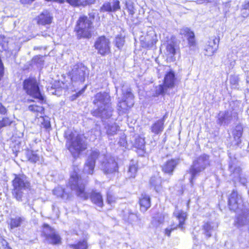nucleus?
<instances>
[{
    "mask_svg": "<svg viewBox=\"0 0 249 249\" xmlns=\"http://www.w3.org/2000/svg\"><path fill=\"white\" fill-rule=\"evenodd\" d=\"M110 101V96L108 93L106 92L97 93L93 101L97 108L91 112L92 114L105 119L110 117L113 110Z\"/></svg>",
    "mask_w": 249,
    "mask_h": 249,
    "instance_id": "nucleus-1",
    "label": "nucleus"
},
{
    "mask_svg": "<svg viewBox=\"0 0 249 249\" xmlns=\"http://www.w3.org/2000/svg\"><path fill=\"white\" fill-rule=\"evenodd\" d=\"M93 22L89 17L82 15L76 21L74 32L78 39L89 38L93 31Z\"/></svg>",
    "mask_w": 249,
    "mask_h": 249,
    "instance_id": "nucleus-2",
    "label": "nucleus"
},
{
    "mask_svg": "<svg viewBox=\"0 0 249 249\" xmlns=\"http://www.w3.org/2000/svg\"><path fill=\"white\" fill-rule=\"evenodd\" d=\"M65 137L67 139V147L73 157H78L87 148V143L82 136L78 135L74 137L72 133L67 131Z\"/></svg>",
    "mask_w": 249,
    "mask_h": 249,
    "instance_id": "nucleus-3",
    "label": "nucleus"
},
{
    "mask_svg": "<svg viewBox=\"0 0 249 249\" xmlns=\"http://www.w3.org/2000/svg\"><path fill=\"white\" fill-rule=\"evenodd\" d=\"M210 165L209 156L206 154H203L197 157L191 166L189 172L191 175L190 182L192 184L193 180L196 176L203 172Z\"/></svg>",
    "mask_w": 249,
    "mask_h": 249,
    "instance_id": "nucleus-4",
    "label": "nucleus"
},
{
    "mask_svg": "<svg viewBox=\"0 0 249 249\" xmlns=\"http://www.w3.org/2000/svg\"><path fill=\"white\" fill-rule=\"evenodd\" d=\"M85 181L79 177L78 173L74 171L71 175L69 186L78 196L87 199L88 196L85 192Z\"/></svg>",
    "mask_w": 249,
    "mask_h": 249,
    "instance_id": "nucleus-5",
    "label": "nucleus"
},
{
    "mask_svg": "<svg viewBox=\"0 0 249 249\" xmlns=\"http://www.w3.org/2000/svg\"><path fill=\"white\" fill-rule=\"evenodd\" d=\"M13 195L18 201H21L23 191L30 187V183L25 175H16L13 180Z\"/></svg>",
    "mask_w": 249,
    "mask_h": 249,
    "instance_id": "nucleus-6",
    "label": "nucleus"
},
{
    "mask_svg": "<svg viewBox=\"0 0 249 249\" xmlns=\"http://www.w3.org/2000/svg\"><path fill=\"white\" fill-rule=\"evenodd\" d=\"M123 97L118 101L117 109L120 113H125L129 108L134 105L133 95L130 89L125 88L124 85L122 86Z\"/></svg>",
    "mask_w": 249,
    "mask_h": 249,
    "instance_id": "nucleus-7",
    "label": "nucleus"
},
{
    "mask_svg": "<svg viewBox=\"0 0 249 249\" xmlns=\"http://www.w3.org/2000/svg\"><path fill=\"white\" fill-rule=\"evenodd\" d=\"M23 89L27 94L40 101L44 100V97L41 95L38 83L36 78L29 77L23 82Z\"/></svg>",
    "mask_w": 249,
    "mask_h": 249,
    "instance_id": "nucleus-8",
    "label": "nucleus"
},
{
    "mask_svg": "<svg viewBox=\"0 0 249 249\" xmlns=\"http://www.w3.org/2000/svg\"><path fill=\"white\" fill-rule=\"evenodd\" d=\"M88 74L87 68L82 64H77L73 66L70 72V76L73 81L83 82Z\"/></svg>",
    "mask_w": 249,
    "mask_h": 249,
    "instance_id": "nucleus-9",
    "label": "nucleus"
},
{
    "mask_svg": "<svg viewBox=\"0 0 249 249\" xmlns=\"http://www.w3.org/2000/svg\"><path fill=\"white\" fill-rule=\"evenodd\" d=\"M43 233L46 241L53 245H58L61 243V238L55 230L48 224L43 226Z\"/></svg>",
    "mask_w": 249,
    "mask_h": 249,
    "instance_id": "nucleus-10",
    "label": "nucleus"
},
{
    "mask_svg": "<svg viewBox=\"0 0 249 249\" xmlns=\"http://www.w3.org/2000/svg\"><path fill=\"white\" fill-rule=\"evenodd\" d=\"M101 169L106 174H112L118 170V164L114 157L107 155L101 162Z\"/></svg>",
    "mask_w": 249,
    "mask_h": 249,
    "instance_id": "nucleus-11",
    "label": "nucleus"
},
{
    "mask_svg": "<svg viewBox=\"0 0 249 249\" xmlns=\"http://www.w3.org/2000/svg\"><path fill=\"white\" fill-rule=\"evenodd\" d=\"M174 216L178 221V224L176 225L173 228L170 229H166L165 230V234L169 236L172 230L176 229L177 228L180 229L181 230L184 229L185 221L187 218V214L186 213L184 212L181 210L176 208L174 213Z\"/></svg>",
    "mask_w": 249,
    "mask_h": 249,
    "instance_id": "nucleus-12",
    "label": "nucleus"
},
{
    "mask_svg": "<svg viewBox=\"0 0 249 249\" xmlns=\"http://www.w3.org/2000/svg\"><path fill=\"white\" fill-rule=\"evenodd\" d=\"M109 44L110 42L107 38L104 36H101L97 39L94 46L99 53L104 55L110 52Z\"/></svg>",
    "mask_w": 249,
    "mask_h": 249,
    "instance_id": "nucleus-13",
    "label": "nucleus"
},
{
    "mask_svg": "<svg viewBox=\"0 0 249 249\" xmlns=\"http://www.w3.org/2000/svg\"><path fill=\"white\" fill-rule=\"evenodd\" d=\"M99 156V152L97 150L91 152L86 161L83 169V171L88 174H92L93 173L96 160Z\"/></svg>",
    "mask_w": 249,
    "mask_h": 249,
    "instance_id": "nucleus-14",
    "label": "nucleus"
},
{
    "mask_svg": "<svg viewBox=\"0 0 249 249\" xmlns=\"http://www.w3.org/2000/svg\"><path fill=\"white\" fill-rule=\"evenodd\" d=\"M219 39L215 37L209 39L204 48V53L207 56H212L217 51L218 48Z\"/></svg>",
    "mask_w": 249,
    "mask_h": 249,
    "instance_id": "nucleus-15",
    "label": "nucleus"
},
{
    "mask_svg": "<svg viewBox=\"0 0 249 249\" xmlns=\"http://www.w3.org/2000/svg\"><path fill=\"white\" fill-rule=\"evenodd\" d=\"M228 202L230 209L235 211L242 206L243 201L240 195L233 191L229 196Z\"/></svg>",
    "mask_w": 249,
    "mask_h": 249,
    "instance_id": "nucleus-16",
    "label": "nucleus"
},
{
    "mask_svg": "<svg viewBox=\"0 0 249 249\" xmlns=\"http://www.w3.org/2000/svg\"><path fill=\"white\" fill-rule=\"evenodd\" d=\"M179 162L180 160L178 158L171 159L167 160L162 165V171L164 173L168 174L170 175H172L175 169L176 168L177 166L179 164Z\"/></svg>",
    "mask_w": 249,
    "mask_h": 249,
    "instance_id": "nucleus-17",
    "label": "nucleus"
},
{
    "mask_svg": "<svg viewBox=\"0 0 249 249\" xmlns=\"http://www.w3.org/2000/svg\"><path fill=\"white\" fill-rule=\"evenodd\" d=\"M166 117V115H165L162 118L154 122L151 125L150 128L152 133L155 135H159L162 132L164 128V122Z\"/></svg>",
    "mask_w": 249,
    "mask_h": 249,
    "instance_id": "nucleus-18",
    "label": "nucleus"
},
{
    "mask_svg": "<svg viewBox=\"0 0 249 249\" xmlns=\"http://www.w3.org/2000/svg\"><path fill=\"white\" fill-rule=\"evenodd\" d=\"M232 116L235 117L237 115L235 113H232L228 111L220 112L218 115V123L220 124H228L231 123Z\"/></svg>",
    "mask_w": 249,
    "mask_h": 249,
    "instance_id": "nucleus-19",
    "label": "nucleus"
},
{
    "mask_svg": "<svg viewBox=\"0 0 249 249\" xmlns=\"http://www.w3.org/2000/svg\"><path fill=\"white\" fill-rule=\"evenodd\" d=\"M26 220V218L22 215L11 216L8 224L10 230L20 227Z\"/></svg>",
    "mask_w": 249,
    "mask_h": 249,
    "instance_id": "nucleus-20",
    "label": "nucleus"
},
{
    "mask_svg": "<svg viewBox=\"0 0 249 249\" xmlns=\"http://www.w3.org/2000/svg\"><path fill=\"white\" fill-rule=\"evenodd\" d=\"M218 223L215 222H207L204 223L202 226L203 233L207 238L212 236V232L218 227Z\"/></svg>",
    "mask_w": 249,
    "mask_h": 249,
    "instance_id": "nucleus-21",
    "label": "nucleus"
},
{
    "mask_svg": "<svg viewBox=\"0 0 249 249\" xmlns=\"http://www.w3.org/2000/svg\"><path fill=\"white\" fill-rule=\"evenodd\" d=\"M123 217L125 221L133 223L139 220V217L134 212L129 208H125L123 212Z\"/></svg>",
    "mask_w": 249,
    "mask_h": 249,
    "instance_id": "nucleus-22",
    "label": "nucleus"
},
{
    "mask_svg": "<svg viewBox=\"0 0 249 249\" xmlns=\"http://www.w3.org/2000/svg\"><path fill=\"white\" fill-rule=\"evenodd\" d=\"M90 198L92 202L96 205V209L100 210L103 208L104 206L103 199L100 193L92 192Z\"/></svg>",
    "mask_w": 249,
    "mask_h": 249,
    "instance_id": "nucleus-23",
    "label": "nucleus"
},
{
    "mask_svg": "<svg viewBox=\"0 0 249 249\" xmlns=\"http://www.w3.org/2000/svg\"><path fill=\"white\" fill-rule=\"evenodd\" d=\"M140 210L141 212H146L151 206V199L149 196L142 194L139 199Z\"/></svg>",
    "mask_w": 249,
    "mask_h": 249,
    "instance_id": "nucleus-24",
    "label": "nucleus"
},
{
    "mask_svg": "<svg viewBox=\"0 0 249 249\" xmlns=\"http://www.w3.org/2000/svg\"><path fill=\"white\" fill-rule=\"evenodd\" d=\"M175 73L173 71H170L164 77L163 84L168 89H172L175 86Z\"/></svg>",
    "mask_w": 249,
    "mask_h": 249,
    "instance_id": "nucleus-25",
    "label": "nucleus"
},
{
    "mask_svg": "<svg viewBox=\"0 0 249 249\" xmlns=\"http://www.w3.org/2000/svg\"><path fill=\"white\" fill-rule=\"evenodd\" d=\"M53 17L47 11L43 12L38 17V23L42 25L50 24L51 23Z\"/></svg>",
    "mask_w": 249,
    "mask_h": 249,
    "instance_id": "nucleus-26",
    "label": "nucleus"
},
{
    "mask_svg": "<svg viewBox=\"0 0 249 249\" xmlns=\"http://www.w3.org/2000/svg\"><path fill=\"white\" fill-rule=\"evenodd\" d=\"M150 184L151 188L157 192H160L162 190L161 178L160 177H153L150 180Z\"/></svg>",
    "mask_w": 249,
    "mask_h": 249,
    "instance_id": "nucleus-27",
    "label": "nucleus"
},
{
    "mask_svg": "<svg viewBox=\"0 0 249 249\" xmlns=\"http://www.w3.org/2000/svg\"><path fill=\"white\" fill-rule=\"evenodd\" d=\"M145 143L144 139L143 138L137 136L135 138L133 146L140 150L142 154H143L144 152Z\"/></svg>",
    "mask_w": 249,
    "mask_h": 249,
    "instance_id": "nucleus-28",
    "label": "nucleus"
},
{
    "mask_svg": "<svg viewBox=\"0 0 249 249\" xmlns=\"http://www.w3.org/2000/svg\"><path fill=\"white\" fill-rule=\"evenodd\" d=\"M137 165L133 161H131L127 171V177L129 178H134L137 172Z\"/></svg>",
    "mask_w": 249,
    "mask_h": 249,
    "instance_id": "nucleus-29",
    "label": "nucleus"
},
{
    "mask_svg": "<svg viewBox=\"0 0 249 249\" xmlns=\"http://www.w3.org/2000/svg\"><path fill=\"white\" fill-rule=\"evenodd\" d=\"M151 38H150V36L149 35H147L145 36V39L146 41V45L145 46L147 47H152L154 44H156L157 42V40L156 39V35L152 33L151 34Z\"/></svg>",
    "mask_w": 249,
    "mask_h": 249,
    "instance_id": "nucleus-30",
    "label": "nucleus"
},
{
    "mask_svg": "<svg viewBox=\"0 0 249 249\" xmlns=\"http://www.w3.org/2000/svg\"><path fill=\"white\" fill-rule=\"evenodd\" d=\"M69 247L72 249H87L88 244L85 240L79 241L77 244H69Z\"/></svg>",
    "mask_w": 249,
    "mask_h": 249,
    "instance_id": "nucleus-31",
    "label": "nucleus"
},
{
    "mask_svg": "<svg viewBox=\"0 0 249 249\" xmlns=\"http://www.w3.org/2000/svg\"><path fill=\"white\" fill-rule=\"evenodd\" d=\"M27 157L28 160L32 162H36L40 159L39 156L36 152L28 151Z\"/></svg>",
    "mask_w": 249,
    "mask_h": 249,
    "instance_id": "nucleus-32",
    "label": "nucleus"
},
{
    "mask_svg": "<svg viewBox=\"0 0 249 249\" xmlns=\"http://www.w3.org/2000/svg\"><path fill=\"white\" fill-rule=\"evenodd\" d=\"M53 193L58 197H60L62 198L68 197V195L66 194L64 189L61 187H57L55 188L53 191Z\"/></svg>",
    "mask_w": 249,
    "mask_h": 249,
    "instance_id": "nucleus-33",
    "label": "nucleus"
},
{
    "mask_svg": "<svg viewBox=\"0 0 249 249\" xmlns=\"http://www.w3.org/2000/svg\"><path fill=\"white\" fill-rule=\"evenodd\" d=\"M119 126L115 124H108L106 126L107 133L108 135L112 136L115 134L118 129Z\"/></svg>",
    "mask_w": 249,
    "mask_h": 249,
    "instance_id": "nucleus-34",
    "label": "nucleus"
},
{
    "mask_svg": "<svg viewBox=\"0 0 249 249\" xmlns=\"http://www.w3.org/2000/svg\"><path fill=\"white\" fill-rule=\"evenodd\" d=\"M243 133V128L241 125H238L236 126L235 128L233 131V135L234 138L236 140H239L240 142V138L241 137Z\"/></svg>",
    "mask_w": 249,
    "mask_h": 249,
    "instance_id": "nucleus-35",
    "label": "nucleus"
},
{
    "mask_svg": "<svg viewBox=\"0 0 249 249\" xmlns=\"http://www.w3.org/2000/svg\"><path fill=\"white\" fill-rule=\"evenodd\" d=\"M166 53L168 57L172 58L176 53V49L174 43H170L166 46Z\"/></svg>",
    "mask_w": 249,
    "mask_h": 249,
    "instance_id": "nucleus-36",
    "label": "nucleus"
},
{
    "mask_svg": "<svg viewBox=\"0 0 249 249\" xmlns=\"http://www.w3.org/2000/svg\"><path fill=\"white\" fill-rule=\"evenodd\" d=\"M168 88L166 87L164 85H160L159 86L156 87V94L158 95L160 94H163L168 92Z\"/></svg>",
    "mask_w": 249,
    "mask_h": 249,
    "instance_id": "nucleus-37",
    "label": "nucleus"
},
{
    "mask_svg": "<svg viewBox=\"0 0 249 249\" xmlns=\"http://www.w3.org/2000/svg\"><path fill=\"white\" fill-rule=\"evenodd\" d=\"M96 0H79L78 7L83 6L85 7L87 6L95 4Z\"/></svg>",
    "mask_w": 249,
    "mask_h": 249,
    "instance_id": "nucleus-38",
    "label": "nucleus"
},
{
    "mask_svg": "<svg viewBox=\"0 0 249 249\" xmlns=\"http://www.w3.org/2000/svg\"><path fill=\"white\" fill-rule=\"evenodd\" d=\"M111 3L109 2H105L100 8L101 12H112Z\"/></svg>",
    "mask_w": 249,
    "mask_h": 249,
    "instance_id": "nucleus-39",
    "label": "nucleus"
},
{
    "mask_svg": "<svg viewBox=\"0 0 249 249\" xmlns=\"http://www.w3.org/2000/svg\"><path fill=\"white\" fill-rule=\"evenodd\" d=\"M116 45L118 48H122L124 43V38L121 36H117L115 39Z\"/></svg>",
    "mask_w": 249,
    "mask_h": 249,
    "instance_id": "nucleus-40",
    "label": "nucleus"
},
{
    "mask_svg": "<svg viewBox=\"0 0 249 249\" xmlns=\"http://www.w3.org/2000/svg\"><path fill=\"white\" fill-rule=\"evenodd\" d=\"M29 110L33 112H36L42 113L44 111V108L42 107L36 105H30L28 107Z\"/></svg>",
    "mask_w": 249,
    "mask_h": 249,
    "instance_id": "nucleus-41",
    "label": "nucleus"
},
{
    "mask_svg": "<svg viewBox=\"0 0 249 249\" xmlns=\"http://www.w3.org/2000/svg\"><path fill=\"white\" fill-rule=\"evenodd\" d=\"M188 44L190 47H194L196 46V43L195 39L194 33H191L190 36L187 37Z\"/></svg>",
    "mask_w": 249,
    "mask_h": 249,
    "instance_id": "nucleus-42",
    "label": "nucleus"
},
{
    "mask_svg": "<svg viewBox=\"0 0 249 249\" xmlns=\"http://www.w3.org/2000/svg\"><path fill=\"white\" fill-rule=\"evenodd\" d=\"M111 8L112 12H115L120 10L121 8L120 6V1L118 0H113L111 3Z\"/></svg>",
    "mask_w": 249,
    "mask_h": 249,
    "instance_id": "nucleus-43",
    "label": "nucleus"
},
{
    "mask_svg": "<svg viewBox=\"0 0 249 249\" xmlns=\"http://www.w3.org/2000/svg\"><path fill=\"white\" fill-rule=\"evenodd\" d=\"M191 33H194L190 29L187 27H184L180 29V34L182 35L186 36L187 37L190 36Z\"/></svg>",
    "mask_w": 249,
    "mask_h": 249,
    "instance_id": "nucleus-44",
    "label": "nucleus"
},
{
    "mask_svg": "<svg viewBox=\"0 0 249 249\" xmlns=\"http://www.w3.org/2000/svg\"><path fill=\"white\" fill-rule=\"evenodd\" d=\"M12 123V121L8 118H4L2 121H0V129L4 126L9 125Z\"/></svg>",
    "mask_w": 249,
    "mask_h": 249,
    "instance_id": "nucleus-45",
    "label": "nucleus"
},
{
    "mask_svg": "<svg viewBox=\"0 0 249 249\" xmlns=\"http://www.w3.org/2000/svg\"><path fill=\"white\" fill-rule=\"evenodd\" d=\"M42 122H41L42 125L43 127L48 129L51 127V124L49 119L48 118H42Z\"/></svg>",
    "mask_w": 249,
    "mask_h": 249,
    "instance_id": "nucleus-46",
    "label": "nucleus"
},
{
    "mask_svg": "<svg viewBox=\"0 0 249 249\" xmlns=\"http://www.w3.org/2000/svg\"><path fill=\"white\" fill-rule=\"evenodd\" d=\"M116 197L111 194L108 193L107 194V202L108 204L112 205L116 201Z\"/></svg>",
    "mask_w": 249,
    "mask_h": 249,
    "instance_id": "nucleus-47",
    "label": "nucleus"
},
{
    "mask_svg": "<svg viewBox=\"0 0 249 249\" xmlns=\"http://www.w3.org/2000/svg\"><path fill=\"white\" fill-rule=\"evenodd\" d=\"M126 8L129 13V14L131 16H133L135 12H134V7H133V6L132 5V4L126 3Z\"/></svg>",
    "mask_w": 249,
    "mask_h": 249,
    "instance_id": "nucleus-48",
    "label": "nucleus"
},
{
    "mask_svg": "<svg viewBox=\"0 0 249 249\" xmlns=\"http://www.w3.org/2000/svg\"><path fill=\"white\" fill-rule=\"evenodd\" d=\"M118 143L120 146L126 148L127 146V142L125 140V137H123L121 138L119 141L118 142Z\"/></svg>",
    "mask_w": 249,
    "mask_h": 249,
    "instance_id": "nucleus-49",
    "label": "nucleus"
},
{
    "mask_svg": "<svg viewBox=\"0 0 249 249\" xmlns=\"http://www.w3.org/2000/svg\"><path fill=\"white\" fill-rule=\"evenodd\" d=\"M241 12L243 17L245 18L249 16V10L247 7H245V5H244V8L242 9Z\"/></svg>",
    "mask_w": 249,
    "mask_h": 249,
    "instance_id": "nucleus-50",
    "label": "nucleus"
},
{
    "mask_svg": "<svg viewBox=\"0 0 249 249\" xmlns=\"http://www.w3.org/2000/svg\"><path fill=\"white\" fill-rule=\"evenodd\" d=\"M66 1L71 5L74 7H78L79 0H66Z\"/></svg>",
    "mask_w": 249,
    "mask_h": 249,
    "instance_id": "nucleus-51",
    "label": "nucleus"
},
{
    "mask_svg": "<svg viewBox=\"0 0 249 249\" xmlns=\"http://www.w3.org/2000/svg\"><path fill=\"white\" fill-rule=\"evenodd\" d=\"M6 112V109L0 103V114H4Z\"/></svg>",
    "mask_w": 249,
    "mask_h": 249,
    "instance_id": "nucleus-52",
    "label": "nucleus"
},
{
    "mask_svg": "<svg viewBox=\"0 0 249 249\" xmlns=\"http://www.w3.org/2000/svg\"><path fill=\"white\" fill-rule=\"evenodd\" d=\"M0 242L1 243L2 246L3 247L8 246L7 242L4 239H3V238L2 236H0Z\"/></svg>",
    "mask_w": 249,
    "mask_h": 249,
    "instance_id": "nucleus-53",
    "label": "nucleus"
},
{
    "mask_svg": "<svg viewBox=\"0 0 249 249\" xmlns=\"http://www.w3.org/2000/svg\"><path fill=\"white\" fill-rule=\"evenodd\" d=\"M215 0H197V1L199 3H202L204 1H207L208 2H212L214 1Z\"/></svg>",
    "mask_w": 249,
    "mask_h": 249,
    "instance_id": "nucleus-54",
    "label": "nucleus"
},
{
    "mask_svg": "<svg viewBox=\"0 0 249 249\" xmlns=\"http://www.w3.org/2000/svg\"><path fill=\"white\" fill-rule=\"evenodd\" d=\"M231 84L235 85L237 83V81L234 78L233 79H231Z\"/></svg>",
    "mask_w": 249,
    "mask_h": 249,
    "instance_id": "nucleus-55",
    "label": "nucleus"
},
{
    "mask_svg": "<svg viewBox=\"0 0 249 249\" xmlns=\"http://www.w3.org/2000/svg\"><path fill=\"white\" fill-rule=\"evenodd\" d=\"M237 223H237L238 226H240V225H241L244 224V223H242V222H241V223H240V218H238L237 219Z\"/></svg>",
    "mask_w": 249,
    "mask_h": 249,
    "instance_id": "nucleus-56",
    "label": "nucleus"
},
{
    "mask_svg": "<svg viewBox=\"0 0 249 249\" xmlns=\"http://www.w3.org/2000/svg\"><path fill=\"white\" fill-rule=\"evenodd\" d=\"M245 7H247L249 10V4H245Z\"/></svg>",
    "mask_w": 249,
    "mask_h": 249,
    "instance_id": "nucleus-57",
    "label": "nucleus"
},
{
    "mask_svg": "<svg viewBox=\"0 0 249 249\" xmlns=\"http://www.w3.org/2000/svg\"><path fill=\"white\" fill-rule=\"evenodd\" d=\"M160 223H161V222H160V221H158V224H156V223H155V225H156V226H158V225L159 224H160Z\"/></svg>",
    "mask_w": 249,
    "mask_h": 249,
    "instance_id": "nucleus-58",
    "label": "nucleus"
},
{
    "mask_svg": "<svg viewBox=\"0 0 249 249\" xmlns=\"http://www.w3.org/2000/svg\"><path fill=\"white\" fill-rule=\"evenodd\" d=\"M229 168H230V170H231V171L232 170V167L231 166H230Z\"/></svg>",
    "mask_w": 249,
    "mask_h": 249,
    "instance_id": "nucleus-59",
    "label": "nucleus"
},
{
    "mask_svg": "<svg viewBox=\"0 0 249 249\" xmlns=\"http://www.w3.org/2000/svg\"><path fill=\"white\" fill-rule=\"evenodd\" d=\"M116 93H117V91H118V88L117 87H116Z\"/></svg>",
    "mask_w": 249,
    "mask_h": 249,
    "instance_id": "nucleus-60",
    "label": "nucleus"
},
{
    "mask_svg": "<svg viewBox=\"0 0 249 249\" xmlns=\"http://www.w3.org/2000/svg\"><path fill=\"white\" fill-rule=\"evenodd\" d=\"M8 249H12L10 247H8Z\"/></svg>",
    "mask_w": 249,
    "mask_h": 249,
    "instance_id": "nucleus-61",
    "label": "nucleus"
},
{
    "mask_svg": "<svg viewBox=\"0 0 249 249\" xmlns=\"http://www.w3.org/2000/svg\"><path fill=\"white\" fill-rule=\"evenodd\" d=\"M154 222H155V221L153 220V221H152L153 224H154Z\"/></svg>",
    "mask_w": 249,
    "mask_h": 249,
    "instance_id": "nucleus-62",
    "label": "nucleus"
},
{
    "mask_svg": "<svg viewBox=\"0 0 249 249\" xmlns=\"http://www.w3.org/2000/svg\"><path fill=\"white\" fill-rule=\"evenodd\" d=\"M247 4H249V2Z\"/></svg>",
    "mask_w": 249,
    "mask_h": 249,
    "instance_id": "nucleus-63",
    "label": "nucleus"
}]
</instances>
